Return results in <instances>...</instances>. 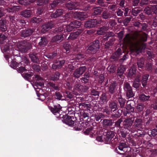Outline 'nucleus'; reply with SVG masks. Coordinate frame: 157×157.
<instances>
[{
    "label": "nucleus",
    "mask_w": 157,
    "mask_h": 157,
    "mask_svg": "<svg viewBox=\"0 0 157 157\" xmlns=\"http://www.w3.org/2000/svg\"><path fill=\"white\" fill-rule=\"evenodd\" d=\"M21 15L25 17H29L32 15L31 12L29 10H25L22 11L21 13Z\"/></svg>",
    "instance_id": "obj_17"
},
{
    "label": "nucleus",
    "mask_w": 157,
    "mask_h": 157,
    "mask_svg": "<svg viewBox=\"0 0 157 157\" xmlns=\"http://www.w3.org/2000/svg\"><path fill=\"white\" fill-rule=\"evenodd\" d=\"M82 56H83L81 54L78 55L76 56H75V58H76L75 60L77 62L78 61H82Z\"/></svg>",
    "instance_id": "obj_44"
},
{
    "label": "nucleus",
    "mask_w": 157,
    "mask_h": 157,
    "mask_svg": "<svg viewBox=\"0 0 157 157\" xmlns=\"http://www.w3.org/2000/svg\"><path fill=\"white\" fill-rule=\"evenodd\" d=\"M48 1V0H38L37 1V4L41 5L43 3L46 4Z\"/></svg>",
    "instance_id": "obj_48"
},
{
    "label": "nucleus",
    "mask_w": 157,
    "mask_h": 157,
    "mask_svg": "<svg viewBox=\"0 0 157 157\" xmlns=\"http://www.w3.org/2000/svg\"><path fill=\"white\" fill-rule=\"evenodd\" d=\"M148 77L149 75L147 74L145 75L143 77L142 80V83L143 86H145L146 85L147 80L148 79Z\"/></svg>",
    "instance_id": "obj_25"
},
{
    "label": "nucleus",
    "mask_w": 157,
    "mask_h": 157,
    "mask_svg": "<svg viewBox=\"0 0 157 157\" xmlns=\"http://www.w3.org/2000/svg\"><path fill=\"white\" fill-rule=\"evenodd\" d=\"M141 120L140 119H137L135 120V122L136 123V126L139 125L140 124Z\"/></svg>",
    "instance_id": "obj_64"
},
{
    "label": "nucleus",
    "mask_w": 157,
    "mask_h": 157,
    "mask_svg": "<svg viewBox=\"0 0 157 157\" xmlns=\"http://www.w3.org/2000/svg\"><path fill=\"white\" fill-rule=\"evenodd\" d=\"M144 107V104H139L137 106V109L139 111H141L143 110Z\"/></svg>",
    "instance_id": "obj_45"
},
{
    "label": "nucleus",
    "mask_w": 157,
    "mask_h": 157,
    "mask_svg": "<svg viewBox=\"0 0 157 157\" xmlns=\"http://www.w3.org/2000/svg\"><path fill=\"white\" fill-rule=\"evenodd\" d=\"M132 47L131 48V50L132 52H138L139 50V45L137 43L133 44L132 43Z\"/></svg>",
    "instance_id": "obj_20"
},
{
    "label": "nucleus",
    "mask_w": 157,
    "mask_h": 157,
    "mask_svg": "<svg viewBox=\"0 0 157 157\" xmlns=\"http://www.w3.org/2000/svg\"><path fill=\"white\" fill-rule=\"evenodd\" d=\"M100 20H90L86 21L85 24L84 26L86 28H92L94 27L98 24H100L101 22Z\"/></svg>",
    "instance_id": "obj_4"
},
{
    "label": "nucleus",
    "mask_w": 157,
    "mask_h": 157,
    "mask_svg": "<svg viewBox=\"0 0 157 157\" xmlns=\"http://www.w3.org/2000/svg\"><path fill=\"white\" fill-rule=\"evenodd\" d=\"M103 136H98L97 137L96 140L98 141L101 142L103 140Z\"/></svg>",
    "instance_id": "obj_62"
},
{
    "label": "nucleus",
    "mask_w": 157,
    "mask_h": 157,
    "mask_svg": "<svg viewBox=\"0 0 157 157\" xmlns=\"http://www.w3.org/2000/svg\"><path fill=\"white\" fill-rule=\"evenodd\" d=\"M149 133H151V134L153 136L157 135V127L152 130H150L148 131Z\"/></svg>",
    "instance_id": "obj_34"
},
{
    "label": "nucleus",
    "mask_w": 157,
    "mask_h": 157,
    "mask_svg": "<svg viewBox=\"0 0 157 157\" xmlns=\"http://www.w3.org/2000/svg\"><path fill=\"white\" fill-rule=\"evenodd\" d=\"M5 23L6 21L4 19H2L0 21V29L2 31H5L6 30Z\"/></svg>",
    "instance_id": "obj_16"
},
{
    "label": "nucleus",
    "mask_w": 157,
    "mask_h": 157,
    "mask_svg": "<svg viewBox=\"0 0 157 157\" xmlns=\"http://www.w3.org/2000/svg\"><path fill=\"white\" fill-rule=\"evenodd\" d=\"M93 131L92 129L90 128L86 129V131L84 132V133L86 134H91L93 133Z\"/></svg>",
    "instance_id": "obj_55"
},
{
    "label": "nucleus",
    "mask_w": 157,
    "mask_h": 157,
    "mask_svg": "<svg viewBox=\"0 0 157 157\" xmlns=\"http://www.w3.org/2000/svg\"><path fill=\"white\" fill-rule=\"evenodd\" d=\"M122 120L121 119H119L115 123V125L117 127H119L120 126V124L122 122Z\"/></svg>",
    "instance_id": "obj_60"
},
{
    "label": "nucleus",
    "mask_w": 157,
    "mask_h": 157,
    "mask_svg": "<svg viewBox=\"0 0 157 157\" xmlns=\"http://www.w3.org/2000/svg\"><path fill=\"white\" fill-rule=\"evenodd\" d=\"M108 29V28L107 27H101L98 30L97 33L99 35H103Z\"/></svg>",
    "instance_id": "obj_23"
},
{
    "label": "nucleus",
    "mask_w": 157,
    "mask_h": 157,
    "mask_svg": "<svg viewBox=\"0 0 157 157\" xmlns=\"http://www.w3.org/2000/svg\"><path fill=\"white\" fill-rule=\"evenodd\" d=\"M60 74L58 72H56L54 75H52L51 77V79L52 80H56L58 79Z\"/></svg>",
    "instance_id": "obj_33"
},
{
    "label": "nucleus",
    "mask_w": 157,
    "mask_h": 157,
    "mask_svg": "<svg viewBox=\"0 0 157 157\" xmlns=\"http://www.w3.org/2000/svg\"><path fill=\"white\" fill-rule=\"evenodd\" d=\"M35 80L36 82H35V85L34 86V88L35 90L37 96L39 97L38 99L42 101L44 100L45 98V96L43 94H40V93L42 91V90L38 87H41L44 85V83L42 82V79L38 75H36L35 77Z\"/></svg>",
    "instance_id": "obj_2"
},
{
    "label": "nucleus",
    "mask_w": 157,
    "mask_h": 157,
    "mask_svg": "<svg viewBox=\"0 0 157 157\" xmlns=\"http://www.w3.org/2000/svg\"><path fill=\"white\" fill-rule=\"evenodd\" d=\"M99 41L98 40L94 41L89 47L87 50L86 52L90 53H94L99 48Z\"/></svg>",
    "instance_id": "obj_3"
},
{
    "label": "nucleus",
    "mask_w": 157,
    "mask_h": 157,
    "mask_svg": "<svg viewBox=\"0 0 157 157\" xmlns=\"http://www.w3.org/2000/svg\"><path fill=\"white\" fill-rule=\"evenodd\" d=\"M18 6H14L11 8H9L7 9V10L9 12H16L18 11Z\"/></svg>",
    "instance_id": "obj_30"
},
{
    "label": "nucleus",
    "mask_w": 157,
    "mask_h": 157,
    "mask_svg": "<svg viewBox=\"0 0 157 157\" xmlns=\"http://www.w3.org/2000/svg\"><path fill=\"white\" fill-rule=\"evenodd\" d=\"M86 70L85 67H82L77 69L74 73V76L77 78H79L81 75Z\"/></svg>",
    "instance_id": "obj_7"
},
{
    "label": "nucleus",
    "mask_w": 157,
    "mask_h": 157,
    "mask_svg": "<svg viewBox=\"0 0 157 157\" xmlns=\"http://www.w3.org/2000/svg\"><path fill=\"white\" fill-rule=\"evenodd\" d=\"M25 21L24 20L17 21L16 22V26H17V28L21 29L23 26H25Z\"/></svg>",
    "instance_id": "obj_22"
},
{
    "label": "nucleus",
    "mask_w": 157,
    "mask_h": 157,
    "mask_svg": "<svg viewBox=\"0 0 157 157\" xmlns=\"http://www.w3.org/2000/svg\"><path fill=\"white\" fill-rule=\"evenodd\" d=\"M30 57L33 62L36 63L39 62L38 59L36 58V56L35 55H30Z\"/></svg>",
    "instance_id": "obj_42"
},
{
    "label": "nucleus",
    "mask_w": 157,
    "mask_h": 157,
    "mask_svg": "<svg viewBox=\"0 0 157 157\" xmlns=\"http://www.w3.org/2000/svg\"><path fill=\"white\" fill-rule=\"evenodd\" d=\"M47 40L45 37L41 38L39 44L40 46H44L47 42Z\"/></svg>",
    "instance_id": "obj_28"
},
{
    "label": "nucleus",
    "mask_w": 157,
    "mask_h": 157,
    "mask_svg": "<svg viewBox=\"0 0 157 157\" xmlns=\"http://www.w3.org/2000/svg\"><path fill=\"white\" fill-rule=\"evenodd\" d=\"M6 37L4 35H0V44L3 43L4 41L6 39Z\"/></svg>",
    "instance_id": "obj_51"
},
{
    "label": "nucleus",
    "mask_w": 157,
    "mask_h": 157,
    "mask_svg": "<svg viewBox=\"0 0 157 157\" xmlns=\"http://www.w3.org/2000/svg\"><path fill=\"white\" fill-rule=\"evenodd\" d=\"M116 86V83L115 82H113L111 84L109 87V91L111 93H113L114 92Z\"/></svg>",
    "instance_id": "obj_27"
},
{
    "label": "nucleus",
    "mask_w": 157,
    "mask_h": 157,
    "mask_svg": "<svg viewBox=\"0 0 157 157\" xmlns=\"http://www.w3.org/2000/svg\"><path fill=\"white\" fill-rule=\"evenodd\" d=\"M124 41L126 42H129L130 41V37L129 35L127 34L124 38Z\"/></svg>",
    "instance_id": "obj_59"
},
{
    "label": "nucleus",
    "mask_w": 157,
    "mask_h": 157,
    "mask_svg": "<svg viewBox=\"0 0 157 157\" xmlns=\"http://www.w3.org/2000/svg\"><path fill=\"white\" fill-rule=\"evenodd\" d=\"M109 107L112 111H114L117 108V104L115 102L111 103L109 105Z\"/></svg>",
    "instance_id": "obj_31"
},
{
    "label": "nucleus",
    "mask_w": 157,
    "mask_h": 157,
    "mask_svg": "<svg viewBox=\"0 0 157 157\" xmlns=\"http://www.w3.org/2000/svg\"><path fill=\"white\" fill-rule=\"evenodd\" d=\"M79 104L80 108L82 110H86L90 109V105L89 104L85 103H81Z\"/></svg>",
    "instance_id": "obj_12"
},
{
    "label": "nucleus",
    "mask_w": 157,
    "mask_h": 157,
    "mask_svg": "<svg viewBox=\"0 0 157 157\" xmlns=\"http://www.w3.org/2000/svg\"><path fill=\"white\" fill-rule=\"evenodd\" d=\"M82 31L81 29H78L77 31L71 33L68 38V39L69 40H73L76 39L78 36L82 32Z\"/></svg>",
    "instance_id": "obj_8"
},
{
    "label": "nucleus",
    "mask_w": 157,
    "mask_h": 157,
    "mask_svg": "<svg viewBox=\"0 0 157 157\" xmlns=\"http://www.w3.org/2000/svg\"><path fill=\"white\" fill-rule=\"evenodd\" d=\"M9 46L8 45H6L5 46L2 45L1 46V48L2 51L3 52H7L8 50Z\"/></svg>",
    "instance_id": "obj_49"
},
{
    "label": "nucleus",
    "mask_w": 157,
    "mask_h": 157,
    "mask_svg": "<svg viewBox=\"0 0 157 157\" xmlns=\"http://www.w3.org/2000/svg\"><path fill=\"white\" fill-rule=\"evenodd\" d=\"M125 69V67L124 66L122 65L120 66L117 70L118 75L120 77H121L123 74Z\"/></svg>",
    "instance_id": "obj_21"
},
{
    "label": "nucleus",
    "mask_w": 157,
    "mask_h": 157,
    "mask_svg": "<svg viewBox=\"0 0 157 157\" xmlns=\"http://www.w3.org/2000/svg\"><path fill=\"white\" fill-rule=\"evenodd\" d=\"M53 26V24L52 23H48L43 25L41 27V31L42 33H45L51 29Z\"/></svg>",
    "instance_id": "obj_9"
},
{
    "label": "nucleus",
    "mask_w": 157,
    "mask_h": 157,
    "mask_svg": "<svg viewBox=\"0 0 157 157\" xmlns=\"http://www.w3.org/2000/svg\"><path fill=\"white\" fill-rule=\"evenodd\" d=\"M63 29H65L67 31L70 32L71 31L74 29L73 23L71 22L68 25H64L63 26Z\"/></svg>",
    "instance_id": "obj_18"
},
{
    "label": "nucleus",
    "mask_w": 157,
    "mask_h": 157,
    "mask_svg": "<svg viewBox=\"0 0 157 157\" xmlns=\"http://www.w3.org/2000/svg\"><path fill=\"white\" fill-rule=\"evenodd\" d=\"M101 11V8L100 7H98L95 8L94 9V15L98 14L100 13Z\"/></svg>",
    "instance_id": "obj_36"
},
{
    "label": "nucleus",
    "mask_w": 157,
    "mask_h": 157,
    "mask_svg": "<svg viewBox=\"0 0 157 157\" xmlns=\"http://www.w3.org/2000/svg\"><path fill=\"white\" fill-rule=\"evenodd\" d=\"M133 120L130 119H125L123 122L124 125L126 128H128L132 125Z\"/></svg>",
    "instance_id": "obj_14"
},
{
    "label": "nucleus",
    "mask_w": 157,
    "mask_h": 157,
    "mask_svg": "<svg viewBox=\"0 0 157 157\" xmlns=\"http://www.w3.org/2000/svg\"><path fill=\"white\" fill-rule=\"evenodd\" d=\"M74 28H78L81 25V23L79 21H75L72 22Z\"/></svg>",
    "instance_id": "obj_35"
},
{
    "label": "nucleus",
    "mask_w": 157,
    "mask_h": 157,
    "mask_svg": "<svg viewBox=\"0 0 157 157\" xmlns=\"http://www.w3.org/2000/svg\"><path fill=\"white\" fill-rule=\"evenodd\" d=\"M136 71L135 70L132 69V68H131L128 72V75L129 76H131L132 75L134 74L135 73Z\"/></svg>",
    "instance_id": "obj_53"
},
{
    "label": "nucleus",
    "mask_w": 157,
    "mask_h": 157,
    "mask_svg": "<svg viewBox=\"0 0 157 157\" xmlns=\"http://www.w3.org/2000/svg\"><path fill=\"white\" fill-rule=\"evenodd\" d=\"M63 47L66 52H68L70 49L71 48V46L69 43H66L63 45Z\"/></svg>",
    "instance_id": "obj_37"
},
{
    "label": "nucleus",
    "mask_w": 157,
    "mask_h": 157,
    "mask_svg": "<svg viewBox=\"0 0 157 157\" xmlns=\"http://www.w3.org/2000/svg\"><path fill=\"white\" fill-rule=\"evenodd\" d=\"M56 98L59 100H60L61 99V98H62V96L60 93L59 92H56Z\"/></svg>",
    "instance_id": "obj_61"
},
{
    "label": "nucleus",
    "mask_w": 157,
    "mask_h": 157,
    "mask_svg": "<svg viewBox=\"0 0 157 157\" xmlns=\"http://www.w3.org/2000/svg\"><path fill=\"white\" fill-rule=\"evenodd\" d=\"M63 39V36L61 35H59L54 36L52 38V41L53 42L57 41L62 40Z\"/></svg>",
    "instance_id": "obj_26"
},
{
    "label": "nucleus",
    "mask_w": 157,
    "mask_h": 157,
    "mask_svg": "<svg viewBox=\"0 0 157 157\" xmlns=\"http://www.w3.org/2000/svg\"><path fill=\"white\" fill-rule=\"evenodd\" d=\"M103 115L101 113H99L98 114L96 115H95V118L97 121H98L102 117Z\"/></svg>",
    "instance_id": "obj_52"
},
{
    "label": "nucleus",
    "mask_w": 157,
    "mask_h": 157,
    "mask_svg": "<svg viewBox=\"0 0 157 157\" xmlns=\"http://www.w3.org/2000/svg\"><path fill=\"white\" fill-rule=\"evenodd\" d=\"M116 67L114 65H112L109 68V69L108 71L110 72L113 73L116 70Z\"/></svg>",
    "instance_id": "obj_54"
},
{
    "label": "nucleus",
    "mask_w": 157,
    "mask_h": 157,
    "mask_svg": "<svg viewBox=\"0 0 157 157\" xmlns=\"http://www.w3.org/2000/svg\"><path fill=\"white\" fill-rule=\"evenodd\" d=\"M41 20V19L40 17H35L33 18L31 20V22L32 23H39Z\"/></svg>",
    "instance_id": "obj_40"
},
{
    "label": "nucleus",
    "mask_w": 157,
    "mask_h": 157,
    "mask_svg": "<svg viewBox=\"0 0 157 157\" xmlns=\"http://www.w3.org/2000/svg\"><path fill=\"white\" fill-rule=\"evenodd\" d=\"M150 98L149 96H146L144 94H141L139 97L140 100L143 101H146L148 100Z\"/></svg>",
    "instance_id": "obj_29"
},
{
    "label": "nucleus",
    "mask_w": 157,
    "mask_h": 157,
    "mask_svg": "<svg viewBox=\"0 0 157 157\" xmlns=\"http://www.w3.org/2000/svg\"><path fill=\"white\" fill-rule=\"evenodd\" d=\"M150 8L152 10V12L154 13H157V5H154L150 6Z\"/></svg>",
    "instance_id": "obj_50"
},
{
    "label": "nucleus",
    "mask_w": 157,
    "mask_h": 157,
    "mask_svg": "<svg viewBox=\"0 0 157 157\" xmlns=\"http://www.w3.org/2000/svg\"><path fill=\"white\" fill-rule=\"evenodd\" d=\"M19 3L21 4L26 5L28 4L27 2L25 0H18Z\"/></svg>",
    "instance_id": "obj_56"
},
{
    "label": "nucleus",
    "mask_w": 157,
    "mask_h": 157,
    "mask_svg": "<svg viewBox=\"0 0 157 157\" xmlns=\"http://www.w3.org/2000/svg\"><path fill=\"white\" fill-rule=\"evenodd\" d=\"M75 18H78L81 20H83L87 18L88 16L85 12H76L74 15Z\"/></svg>",
    "instance_id": "obj_6"
},
{
    "label": "nucleus",
    "mask_w": 157,
    "mask_h": 157,
    "mask_svg": "<svg viewBox=\"0 0 157 157\" xmlns=\"http://www.w3.org/2000/svg\"><path fill=\"white\" fill-rule=\"evenodd\" d=\"M150 6L146 8L144 10L145 13L148 15H150L151 13L152 10L150 8Z\"/></svg>",
    "instance_id": "obj_46"
},
{
    "label": "nucleus",
    "mask_w": 157,
    "mask_h": 157,
    "mask_svg": "<svg viewBox=\"0 0 157 157\" xmlns=\"http://www.w3.org/2000/svg\"><path fill=\"white\" fill-rule=\"evenodd\" d=\"M118 148L122 152L120 153L121 154H123L124 153L129 152L131 150L130 148L124 142L120 143Z\"/></svg>",
    "instance_id": "obj_5"
},
{
    "label": "nucleus",
    "mask_w": 157,
    "mask_h": 157,
    "mask_svg": "<svg viewBox=\"0 0 157 157\" xmlns=\"http://www.w3.org/2000/svg\"><path fill=\"white\" fill-rule=\"evenodd\" d=\"M126 91V92L127 97L128 98H130L134 96V94L132 92V89Z\"/></svg>",
    "instance_id": "obj_38"
},
{
    "label": "nucleus",
    "mask_w": 157,
    "mask_h": 157,
    "mask_svg": "<svg viewBox=\"0 0 157 157\" xmlns=\"http://www.w3.org/2000/svg\"><path fill=\"white\" fill-rule=\"evenodd\" d=\"M103 124L105 126H110L112 124L111 121L108 120H104Z\"/></svg>",
    "instance_id": "obj_47"
},
{
    "label": "nucleus",
    "mask_w": 157,
    "mask_h": 157,
    "mask_svg": "<svg viewBox=\"0 0 157 157\" xmlns=\"http://www.w3.org/2000/svg\"><path fill=\"white\" fill-rule=\"evenodd\" d=\"M29 61L25 57H24L21 63H17L14 61H11L10 66L13 68H16L18 72L21 73L22 76L25 79H28L32 76L31 74L26 73L27 70L24 68L25 66L28 63Z\"/></svg>",
    "instance_id": "obj_1"
},
{
    "label": "nucleus",
    "mask_w": 157,
    "mask_h": 157,
    "mask_svg": "<svg viewBox=\"0 0 157 157\" xmlns=\"http://www.w3.org/2000/svg\"><path fill=\"white\" fill-rule=\"evenodd\" d=\"M105 136L106 140H108L109 139L113 138L114 136V134L113 132L109 131L106 132Z\"/></svg>",
    "instance_id": "obj_24"
},
{
    "label": "nucleus",
    "mask_w": 157,
    "mask_h": 157,
    "mask_svg": "<svg viewBox=\"0 0 157 157\" xmlns=\"http://www.w3.org/2000/svg\"><path fill=\"white\" fill-rule=\"evenodd\" d=\"M119 101L121 107H123L125 104V100L124 99L119 98Z\"/></svg>",
    "instance_id": "obj_43"
},
{
    "label": "nucleus",
    "mask_w": 157,
    "mask_h": 157,
    "mask_svg": "<svg viewBox=\"0 0 157 157\" xmlns=\"http://www.w3.org/2000/svg\"><path fill=\"white\" fill-rule=\"evenodd\" d=\"M144 60L143 59H140L138 61L137 65L139 67L142 68L144 66Z\"/></svg>",
    "instance_id": "obj_41"
},
{
    "label": "nucleus",
    "mask_w": 157,
    "mask_h": 157,
    "mask_svg": "<svg viewBox=\"0 0 157 157\" xmlns=\"http://www.w3.org/2000/svg\"><path fill=\"white\" fill-rule=\"evenodd\" d=\"M78 6V4L76 3L70 2H68L66 6L69 10L76 9L78 8L77 6Z\"/></svg>",
    "instance_id": "obj_10"
},
{
    "label": "nucleus",
    "mask_w": 157,
    "mask_h": 157,
    "mask_svg": "<svg viewBox=\"0 0 157 157\" xmlns=\"http://www.w3.org/2000/svg\"><path fill=\"white\" fill-rule=\"evenodd\" d=\"M107 35V36L104 38V40L105 41L107 40L108 39V37L113 36L114 35V34L113 32H110L109 33H108V34Z\"/></svg>",
    "instance_id": "obj_58"
},
{
    "label": "nucleus",
    "mask_w": 157,
    "mask_h": 157,
    "mask_svg": "<svg viewBox=\"0 0 157 157\" xmlns=\"http://www.w3.org/2000/svg\"><path fill=\"white\" fill-rule=\"evenodd\" d=\"M60 109V106L58 104V105L54 106V108L51 109V111L54 115H56L58 116L57 114H59V112Z\"/></svg>",
    "instance_id": "obj_13"
},
{
    "label": "nucleus",
    "mask_w": 157,
    "mask_h": 157,
    "mask_svg": "<svg viewBox=\"0 0 157 157\" xmlns=\"http://www.w3.org/2000/svg\"><path fill=\"white\" fill-rule=\"evenodd\" d=\"M63 13V11L61 9L57 10L53 13L51 15L52 17L56 18L61 16Z\"/></svg>",
    "instance_id": "obj_15"
},
{
    "label": "nucleus",
    "mask_w": 157,
    "mask_h": 157,
    "mask_svg": "<svg viewBox=\"0 0 157 157\" xmlns=\"http://www.w3.org/2000/svg\"><path fill=\"white\" fill-rule=\"evenodd\" d=\"M124 89L125 91L132 89L129 84L127 82L125 83L124 84Z\"/></svg>",
    "instance_id": "obj_39"
},
{
    "label": "nucleus",
    "mask_w": 157,
    "mask_h": 157,
    "mask_svg": "<svg viewBox=\"0 0 157 157\" xmlns=\"http://www.w3.org/2000/svg\"><path fill=\"white\" fill-rule=\"evenodd\" d=\"M33 32V31L31 29L23 30L21 33V36L26 37L31 35Z\"/></svg>",
    "instance_id": "obj_11"
},
{
    "label": "nucleus",
    "mask_w": 157,
    "mask_h": 157,
    "mask_svg": "<svg viewBox=\"0 0 157 157\" xmlns=\"http://www.w3.org/2000/svg\"><path fill=\"white\" fill-rule=\"evenodd\" d=\"M102 17L103 18L107 19L111 17L109 13L108 12H104L102 14Z\"/></svg>",
    "instance_id": "obj_32"
},
{
    "label": "nucleus",
    "mask_w": 157,
    "mask_h": 157,
    "mask_svg": "<svg viewBox=\"0 0 157 157\" xmlns=\"http://www.w3.org/2000/svg\"><path fill=\"white\" fill-rule=\"evenodd\" d=\"M65 63L64 61H59L56 63V64H53L52 66V68L53 69H56L61 67L63 64Z\"/></svg>",
    "instance_id": "obj_19"
},
{
    "label": "nucleus",
    "mask_w": 157,
    "mask_h": 157,
    "mask_svg": "<svg viewBox=\"0 0 157 157\" xmlns=\"http://www.w3.org/2000/svg\"><path fill=\"white\" fill-rule=\"evenodd\" d=\"M140 86V84L139 82H134L133 83V86L135 88H138Z\"/></svg>",
    "instance_id": "obj_63"
},
{
    "label": "nucleus",
    "mask_w": 157,
    "mask_h": 157,
    "mask_svg": "<svg viewBox=\"0 0 157 157\" xmlns=\"http://www.w3.org/2000/svg\"><path fill=\"white\" fill-rule=\"evenodd\" d=\"M146 69L148 71L150 70L151 69V63H147L146 66Z\"/></svg>",
    "instance_id": "obj_57"
}]
</instances>
